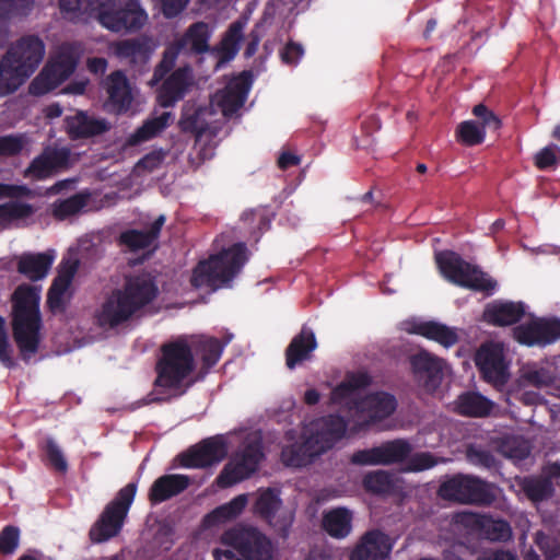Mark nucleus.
<instances>
[{
	"label": "nucleus",
	"mask_w": 560,
	"mask_h": 560,
	"mask_svg": "<svg viewBox=\"0 0 560 560\" xmlns=\"http://www.w3.org/2000/svg\"><path fill=\"white\" fill-rule=\"evenodd\" d=\"M160 294L156 277L150 271H139L125 277L119 288L105 298L97 314V325L115 329L140 318Z\"/></svg>",
	"instance_id": "obj_1"
},
{
	"label": "nucleus",
	"mask_w": 560,
	"mask_h": 560,
	"mask_svg": "<svg viewBox=\"0 0 560 560\" xmlns=\"http://www.w3.org/2000/svg\"><path fill=\"white\" fill-rule=\"evenodd\" d=\"M347 427V421L339 415H328L313 421L308 429V435L302 441L282 447V463L287 467L293 468L312 464L345 436Z\"/></svg>",
	"instance_id": "obj_2"
},
{
	"label": "nucleus",
	"mask_w": 560,
	"mask_h": 560,
	"mask_svg": "<svg viewBox=\"0 0 560 560\" xmlns=\"http://www.w3.org/2000/svg\"><path fill=\"white\" fill-rule=\"evenodd\" d=\"M39 302V289L31 284H20L12 294V335L24 361L39 348L43 326Z\"/></svg>",
	"instance_id": "obj_3"
},
{
	"label": "nucleus",
	"mask_w": 560,
	"mask_h": 560,
	"mask_svg": "<svg viewBox=\"0 0 560 560\" xmlns=\"http://www.w3.org/2000/svg\"><path fill=\"white\" fill-rule=\"evenodd\" d=\"M45 44L36 35H26L10 46L0 60V96L14 93L38 68Z\"/></svg>",
	"instance_id": "obj_4"
},
{
	"label": "nucleus",
	"mask_w": 560,
	"mask_h": 560,
	"mask_svg": "<svg viewBox=\"0 0 560 560\" xmlns=\"http://www.w3.org/2000/svg\"><path fill=\"white\" fill-rule=\"evenodd\" d=\"M161 353L155 368V385L178 390L177 396H182L192 384H184L196 366L192 349L186 338L179 337L162 345Z\"/></svg>",
	"instance_id": "obj_5"
},
{
	"label": "nucleus",
	"mask_w": 560,
	"mask_h": 560,
	"mask_svg": "<svg viewBox=\"0 0 560 560\" xmlns=\"http://www.w3.org/2000/svg\"><path fill=\"white\" fill-rule=\"evenodd\" d=\"M247 259L246 245L235 243L210 256L208 260L200 261L192 271L191 284L195 288H208L213 291L224 287L240 273Z\"/></svg>",
	"instance_id": "obj_6"
},
{
	"label": "nucleus",
	"mask_w": 560,
	"mask_h": 560,
	"mask_svg": "<svg viewBox=\"0 0 560 560\" xmlns=\"http://www.w3.org/2000/svg\"><path fill=\"white\" fill-rule=\"evenodd\" d=\"M220 544L225 548L213 549L214 560H272L270 539L254 526H232L223 532Z\"/></svg>",
	"instance_id": "obj_7"
},
{
	"label": "nucleus",
	"mask_w": 560,
	"mask_h": 560,
	"mask_svg": "<svg viewBox=\"0 0 560 560\" xmlns=\"http://www.w3.org/2000/svg\"><path fill=\"white\" fill-rule=\"evenodd\" d=\"M435 261L441 275L455 285L478 292H492L497 287V282L478 266L453 250L438 253Z\"/></svg>",
	"instance_id": "obj_8"
},
{
	"label": "nucleus",
	"mask_w": 560,
	"mask_h": 560,
	"mask_svg": "<svg viewBox=\"0 0 560 560\" xmlns=\"http://www.w3.org/2000/svg\"><path fill=\"white\" fill-rule=\"evenodd\" d=\"M79 62L77 49L71 44H62L42 71L28 85V93L43 96L57 89L75 71Z\"/></svg>",
	"instance_id": "obj_9"
},
{
	"label": "nucleus",
	"mask_w": 560,
	"mask_h": 560,
	"mask_svg": "<svg viewBox=\"0 0 560 560\" xmlns=\"http://www.w3.org/2000/svg\"><path fill=\"white\" fill-rule=\"evenodd\" d=\"M100 24L115 33L139 32L148 22V13L139 0H109L98 9Z\"/></svg>",
	"instance_id": "obj_10"
},
{
	"label": "nucleus",
	"mask_w": 560,
	"mask_h": 560,
	"mask_svg": "<svg viewBox=\"0 0 560 560\" xmlns=\"http://www.w3.org/2000/svg\"><path fill=\"white\" fill-rule=\"evenodd\" d=\"M137 485L129 482L105 506L98 520L91 527L89 536L93 542H104L117 536L133 502Z\"/></svg>",
	"instance_id": "obj_11"
},
{
	"label": "nucleus",
	"mask_w": 560,
	"mask_h": 560,
	"mask_svg": "<svg viewBox=\"0 0 560 560\" xmlns=\"http://www.w3.org/2000/svg\"><path fill=\"white\" fill-rule=\"evenodd\" d=\"M438 493L444 500L480 505H490L497 498L492 483L460 474L443 481Z\"/></svg>",
	"instance_id": "obj_12"
},
{
	"label": "nucleus",
	"mask_w": 560,
	"mask_h": 560,
	"mask_svg": "<svg viewBox=\"0 0 560 560\" xmlns=\"http://www.w3.org/2000/svg\"><path fill=\"white\" fill-rule=\"evenodd\" d=\"M264 457L265 453L260 441L244 444L231 460L225 464L217 477V485L220 488H229L249 478L258 470Z\"/></svg>",
	"instance_id": "obj_13"
},
{
	"label": "nucleus",
	"mask_w": 560,
	"mask_h": 560,
	"mask_svg": "<svg viewBox=\"0 0 560 560\" xmlns=\"http://www.w3.org/2000/svg\"><path fill=\"white\" fill-rule=\"evenodd\" d=\"M253 513L285 537L294 515L283 509L280 491L275 488L259 489L253 505Z\"/></svg>",
	"instance_id": "obj_14"
},
{
	"label": "nucleus",
	"mask_w": 560,
	"mask_h": 560,
	"mask_svg": "<svg viewBox=\"0 0 560 560\" xmlns=\"http://www.w3.org/2000/svg\"><path fill=\"white\" fill-rule=\"evenodd\" d=\"M453 525L466 529L468 535H475L491 541H506L511 538L512 529L504 520L472 512H459L453 515Z\"/></svg>",
	"instance_id": "obj_15"
},
{
	"label": "nucleus",
	"mask_w": 560,
	"mask_h": 560,
	"mask_svg": "<svg viewBox=\"0 0 560 560\" xmlns=\"http://www.w3.org/2000/svg\"><path fill=\"white\" fill-rule=\"evenodd\" d=\"M71 165V150L68 147L47 145L35 156L24 171V176L45 180Z\"/></svg>",
	"instance_id": "obj_16"
},
{
	"label": "nucleus",
	"mask_w": 560,
	"mask_h": 560,
	"mask_svg": "<svg viewBox=\"0 0 560 560\" xmlns=\"http://www.w3.org/2000/svg\"><path fill=\"white\" fill-rule=\"evenodd\" d=\"M475 363L482 378L495 387L504 386L509 378V364L499 343H485L476 352Z\"/></svg>",
	"instance_id": "obj_17"
},
{
	"label": "nucleus",
	"mask_w": 560,
	"mask_h": 560,
	"mask_svg": "<svg viewBox=\"0 0 560 560\" xmlns=\"http://www.w3.org/2000/svg\"><path fill=\"white\" fill-rule=\"evenodd\" d=\"M513 338L527 347H545L560 339V319L537 317L513 328Z\"/></svg>",
	"instance_id": "obj_18"
},
{
	"label": "nucleus",
	"mask_w": 560,
	"mask_h": 560,
	"mask_svg": "<svg viewBox=\"0 0 560 560\" xmlns=\"http://www.w3.org/2000/svg\"><path fill=\"white\" fill-rule=\"evenodd\" d=\"M353 408L357 411L368 413L369 416L368 420L358 424V428H355V431L358 432L392 416L397 408V400L392 394L376 392L354 400Z\"/></svg>",
	"instance_id": "obj_19"
},
{
	"label": "nucleus",
	"mask_w": 560,
	"mask_h": 560,
	"mask_svg": "<svg viewBox=\"0 0 560 560\" xmlns=\"http://www.w3.org/2000/svg\"><path fill=\"white\" fill-rule=\"evenodd\" d=\"M410 366L415 378L425 392L434 393L444 377V361L428 351H420L410 357Z\"/></svg>",
	"instance_id": "obj_20"
},
{
	"label": "nucleus",
	"mask_w": 560,
	"mask_h": 560,
	"mask_svg": "<svg viewBox=\"0 0 560 560\" xmlns=\"http://www.w3.org/2000/svg\"><path fill=\"white\" fill-rule=\"evenodd\" d=\"M226 455V445L220 438H208L180 455L186 468H206L220 463Z\"/></svg>",
	"instance_id": "obj_21"
},
{
	"label": "nucleus",
	"mask_w": 560,
	"mask_h": 560,
	"mask_svg": "<svg viewBox=\"0 0 560 560\" xmlns=\"http://www.w3.org/2000/svg\"><path fill=\"white\" fill-rule=\"evenodd\" d=\"M192 71L189 66L177 68L160 85L156 101L163 108L175 106L182 101L192 85Z\"/></svg>",
	"instance_id": "obj_22"
},
{
	"label": "nucleus",
	"mask_w": 560,
	"mask_h": 560,
	"mask_svg": "<svg viewBox=\"0 0 560 560\" xmlns=\"http://www.w3.org/2000/svg\"><path fill=\"white\" fill-rule=\"evenodd\" d=\"M250 84V74L244 71L240 75L231 79L222 90L215 93L214 98L223 116L231 117L243 107Z\"/></svg>",
	"instance_id": "obj_23"
},
{
	"label": "nucleus",
	"mask_w": 560,
	"mask_h": 560,
	"mask_svg": "<svg viewBox=\"0 0 560 560\" xmlns=\"http://www.w3.org/2000/svg\"><path fill=\"white\" fill-rule=\"evenodd\" d=\"M66 131L71 140L89 139L101 136L110 129V125L104 118H95L85 112L78 110L65 119Z\"/></svg>",
	"instance_id": "obj_24"
},
{
	"label": "nucleus",
	"mask_w": 560,
	"mask_h": 560,
	"mask_svg": "<svg viewBox=\"0 0 560 560\" xmlns=\"http://www.w3.org/2000/svg\"><path fill=\"white\" fill-rule=\"evenodd\" d=\"M392 550V544L386 534L381 530H370L361 538L350 556V560H385Z\"/></svg>",
	"instance_id": "obj_25"
},
{
	"label": "nucleus",
	"mask_w": 560,
	"mask_h": 560,
	"mask_svg": "<svg viewBox=\"0 0 560 560\" xmlns=\"http://www.w3.org/2000/svg\"><path fill=\"white\" fill-rule=\"evenodd\" d=\"M166 221L164 214L159 215L148 230L129 229L122 231L118 236V244L128 248L131 253H137L152 246L160 237L161 230Z\"/></svg>",
	"instance_id": "obj_26"
},
{
	"label": "nucleus",
	"mask_w": 560,
	"mask_h": 560,
	"mask_svg": "<svg viewBox=\"0 0 560 560\" xmlns=\"http://www.w3.org/2000/svg\"><path fill=\"white\" fill-rule=\"evenodd\" d=\"M525 313L526 306L523 302L495 301L487 305L483 318L493 326L504 327L518 323Z\"/></svg>",
	"instance_id": "obj_27"
},
{
	"label": "nucleus",
	"mask_w": 560,
	"mask_h": 560,
	"mask_svg": "<svg viewBox=\"0 0 560 560\" xmlns=\"http://www.w3.org/2000/svg\"><path fill=\"white\" fill-rule=\"evenodd\" d=\"M190 485V478L186 475L167 474L159 477L149 490V501L152 504L165 502L184 492Z\"/></svg>",
	"instance_id": "obj_28"
},
{
	"label": "nucleus",
	"mask_w": 560,
	"mask_h": 560,
	"mask_svg": "<svg viewBox=\"0 0 560 560\" xmlns=\"http://www.w3.org/2000/svg\"><path fill=\"white\" fill-rule=\"evenodd\" d=\"M406 331L422 336L429 340H433L445 348L455 346L459 338L455 328H451L444 324L429 320L420 323H406Z\"/></svg>",
	"instance_id": "obj_29"
},
{
	"label": "nucleus",
	"mask_w": 560,
	"mask_h": 560,
	"mask_svg": "<svg viewBox=\"0 0 560 560\" xmlns=\"http://www.w3.org/2000/svg\"><path fill=\"white\" fill-rule=\"evenodd\" d=\"M108 103L117 114L126 113L132 103L131 89L127 77L120 70L112 72L105 82Z\"/></svg>",
	"instance_id": "obj_30"
},
{
	"label": "nucleus",
	"mask_w": 560,
	"mask_h": 560,
	"mask_svg": "<svg viewBox=\"0 0 560 560\" xmlns=\"http://www.w3.org/2000/svg\"><path fill=\"white\" fill-rule=\"evenodd\" d=\"M316 348L317 341L313 330L303 326L285 349L287 366L293 370L298 364L308 360Z\"/></svg>",
	"instance_id": "obj_31"
},
{
	"label": "nucleus",
	"mask_w": 560,
	"mask_h": 560,
	"mask_svg": "<svg viewBox=\"0 0 560 560\" xmlns=\"http://www.w3.org/2000/svg\"><path fill=\"white\" fill-rule=\"evenodd\" d=\"M54 258L49 253H23L16 258V270L28 280L38 281L46 277Z\"/></svg>",
	"instance_id": "obj_32"
},
{
	"label": "nucleus",
	"mask_w": 560,
	"mask_h": 560,
	"mask_svg": "<svg viewBox=\"0 0 560 560\" xmlns=\"http://www.w3.org/2000/svg\"><path fill=\"white\" fill-rule=\"evenodd\" d=\"M210 37L211 28L209 24L199 21L190 24L176 43L183 50H187L191 55H202L210 50Z\"/></svg>",
	"instance_id": "obj_33"
},
{
	"label": "nucleus",
	"mask_w": 560,
	"mask_h": 560,
	"mask_svg": "<svg viewBox=\"0 0 560 560\" xmlns=\"http://www.w3.org/2000/svg\"><path fill=\"white\" fill-rule=\"evenodd\" d=\"M352 511L346 506H338L323 513L322 527L330 537L343 539L352 530Z\"/></svg>",
	"instance_id": "obj_34"
},
{
	"label": "nucleus",
	"mask_w": 560,
	"mask_h": 560,
	"mask_svg": "<svg viewBox=\"0 0 560 560\" xmlns=\"http://www.w3.org/2000/svg\"><path fill=\"white\" fill-rule=\"evenodd\" d=\"M372 384V377L366 372L347 373L345 380L339 383L330 393L332 404H343L352 399L358 392L368 388Z\"/></svg>",
	"instance_id": "obj_35"
},
{
	"label": "nucleus",
	"mask_w": 560,
	"mask_h": 560,
	"mask_svg": "<svg viewBox=\"0 0 560 560\" xmlns=\"http://www.w3.org/2000/svg\"><path fill=\"white\" fill-rule=\"evenodd\" d=\"M230 340L231 337H229L225 342H222L215 337L200 336L192 341L190 347L200 357L202 366L205 369H211L219 362L223 349Z\"/></svg>",
	"instance_id": "obj_36"
},
{
	"label": "nucleus",
	"mask_w": 560,
	"mask_h": 560,
	"mask_svg": "<svg viewBox=\"0 0 560 560\" xmlns=\"http://www.w3.org/2000/svg\"><path fill=\"white\" fill-rule=\"evenodd\" d=\"M172 113L164 112L160 116L148 118L131 133L127 140L129 145H138L163 132L171 124Z\"/></svg>",
	"instance_id": "obj_37"
},
{
	"label": "nucleus",
	"mask_w": 560,
	"mask_h": 560,
	"mask_svg": "<svg viewBox=\"0 0 560 560\" xmlns=\"http://www.w3.org/2000/svg\"><path fill=\"white\" fill-rule=\"evenodd\" d=\"M247 494H238L228 503L217 506L203 517L206 526H215L240 516L247 505Z\"/></svg>",
	"instance_id": "obj_38"
},
{
	"label": "nucleus",
	"mask_w": 560,
	"mask_h": 560,
	"mask_svg": "<svg viewBox=\"0 0 560 560\" xmlns=\"http://www.w3.org/2000/svg\"><path fill=\"white\" fill-rule=\"evenodd\" d=\"M493 404L479 393L467 392L455 401L457 413L467 417H486L492 410Z\"/></svg>",
	"instance_id": "obj_39"
},
{
	"label": "nucleus",
	"mask_w": 560,
	"mask_h": 560,
	"mask_svg": "<svg viewBox=\"0 0 560 560\" xmlns=\"http://www.w3.org/2000/svg\"><path fill=\"white\" fill-rule=\"evenodd\" d=\"M115 55L120 59H128L130 63H144L150 56L147 43L139 38H129L117 42Z\"/></svg>",
	"instance_id": "obj_40"
},
{
	"label": "nucleus",
	"mask_w": 560,
	"mask_h": 560,
	"mask_svg": "<svg viewBox=\"0 0 560 560\" xmlns=\"http://www.w3.org/2000/svg\"><path fill=\"white\" fill-rule=\"evenodd\" d=\"M35 208L27 202L11 200L0 205V231L10 226L15 221L31 218Z\"/></svg>",
	"instance_id": "obj_41"
},
{
	"label": "nucleus",
	"mask_w": 560,
	"mask_h": 560,
	"mask_svg": "<svg viewBox=\"0 0 560 560\" xmlns=\"http://www.w3.org/2000/svg\"><path fill=\"white\" fill-rule=\"evenodd\" d=\"M381 465H390L406 460L412 451L410 443L402 439L393 440L378 446Z\"/></svg>",
	"instance_id": "obj_42"
},
{
	"label": "nucleus",
	"mask_w": 560,
	"mask_h": 560,
	"mask_svg": "<svg viewBox=\"0 0 560 560\" xmlns=\"http://www.w3.org/2000/svg\"><path fill=\"white\" fill-rule=\"evenodd\" d=\"M362 486L366 492L373 494H389L395 488L393 475L385 470L368 472L363 477Z\"/></svg>",
	"instance_id": "obj_43"
},
{
	"label": "nucleus",
	"mask_w": 560,
	"mask_h": 560,
	"mask_svg": "<svg viewBox=\"0 0 560 560\" xmlns=\"http://www.w3.org/2000/svg\"><path fill=\"white\" fill-rule=\"evenodd\" d=\"M498 452L506 458L523 460L529 456L530 445L522 436L510 435L500 441Z\"/></svg>",
	"instance_id": "obj_44"
},
{
	"label": "nucleus",
	"mask_w": 560,
	"mask_h": 560,
	"mask_svg": "<svg viewBox=\"0 0 560 560\" xmlns=\"http://www.w3.org/2000/svg\"><path fill=\"white\" fill-rule=\"evenodd\" d=\"M522 490L533 502L544 501L553 493L551 481L542 478H525L522 482Z\"/></svg>",
	"instance_id": "obj_45"
},
{
	"label": "nucleus",
	"mask_w": 560,
	"mask_h": 560,
	"mask_svg": "<svg viewBox=\"0 0 560 560\" xmlns=\"http://www.w3.org/2000/svg\"><path fill=\"white\" fill-rule=\"evenodd\" d=\"M86 205V196L75 194L67 199L57 200L52 205V215L57 220H65L80 212Z\"/></svg>",
	"instance_id": "obj_46"
},
{
	"label": "nucleus",
	"mask_w": 560,
	"mask_h": 560,
	"mask_svg": "<svg viewBox=\"0 0 560 560\" xmlns=\"http://www.w3.org/2000/svg\"><path fill=\"white\" fill-rule=\"evenodd\" d=\"M456 135L463 144L472 147L483 142L486 131L477 121L466 120L458 125Z\"/></svg>",
	"instance_id": "obj_47"
},
{
	"label": "nucleus",
	"mask_w": 560,
	"mask_h": 560,
	"mask_svg": "<svg viewBox=\"0 0 560 560\" xmlns=\"http://www.w3.org/2000/svg\"><path fill=\"white\" fill-rule=\"evenodd\" d=\"M40 450L44 452L48 464L59 472L68 470V463L59 445L52 438H46L40 444Z\"/></svg>",
	"instance_id": "obj_48"
},
{
	"label": "nucleus",
	"mask_w": 560,
	"mask_h": 560,
	"mask_svg": "<svg viewBox=\"0 0 560 560\" xmlns=\"http://www.w3.org/2000/svg\"><path fill=\"white\" fill-rule=\"evenodd\" d=\"M534 165L540 170H551L560 165V147L550 143L540 149L534 156Z\"/></svg>",
	"instance_id": "obj_49"
},
{
	"label": "nucleus",
	"mask_w": 560,
	"mask_h": 560,
	"mask_svg": "<svg viewBox=\"0 0 560 560\" xmlns=\"http://www.w3.org/2000/svg\"><path fill=\"white\" fill-rule=\"evenodd\" d=\"M467 459L470 464L486 469H497L498 460L493 453L482 446L470 445L466 453Z\"/></svg>",
	"instance_id": "obj_50"
},
{
	"label": "nucleus",
	"mask_w": 560,
	"mask_h": 560,
	"mask_svg": "<svg viewBox=\"0 0 560 560\" xmlns=\"http://www.w3.org/2000/svg\"><path fill=\"white\" fill-rule=\"evenodd\" d=\"M180 51L183 49L176 42L164 50L162 60L154 69L153 79L155 81L162 80L174 68Z\"/></svg>",
	"instance_id": "obj_51"
},
{
	"label": "nucleus",
	"mask_w": 560,
	"mask_h": 560,
	"mask_svg": "<svg viewBox=\"0 0 560 560\" xmlns=\"http://www.w3.org/2000/svg\"><path fill=\"white\" fill-rule=\"evenodd\" d=\"M78 264L77 262H66L62 264L61 269L59 270L57 277L54 279L49 290L55 291L61 294H65L69 287L72 283V280L77 273Z\"/></svg>",
	"instance_id": "obj_52"
},
{
	"label": "nucleus",
	"mask_w": 560,
	"mask_h": 560,
	"mask_svg": "<svg viewBox=\"0 0 560 560\" xmlns=\"http://www.w3.org/2000/svg\"><path fill=\"white\" fill-rule=\"evenodd\" d=\"M534 540L546 560H556L560 557V542L557 538L547 535L542 530H538L535 534Z\"/></svg>",
	"instance_id": "obj_53"
},
{
	"label": "nucleus",
	"mask_w": 560,
	"mask_h": 560,
	"mask_svg": "<svg viewBox=\"0 0 560 560\" xmlns=\"http://www.w3.org/2000/svg\"><path fill=\"white\" fill-rule=\"evenodd\" d=\"M25 147L23 135H7L0 137V158L19 155Z\"/></svg>",
	"instance_id": "obj_54"
},
{
	"label": "nucleus",
	"mask_w": 560,
	"mask_h": 560,
	"mask_svg": "<svg viewBox=\"0 0 560 560\" xmlns=\"http://www.w3.org/2000/svg\"><path fill=\"white\" fill-rule=\"evenodd\" d=\"M20 541V529L13 525H7L0 532V553H13Z\"/></svg>",
	"instance_id": "obj_55"
},
{
	"label": "nucleus",
	"mask_w": 560,
	"mask_h": 560,
	"mask_svg": "<svg viewBox=\"0 0 560 560\" xmlns=\"http://www.w3.org/2000/svg\"><path fill=\"white\" fill-rule=\"evenodd\" d=\"M472 114L479 119L477 121L483 130L497 131L501 128V120L486 105L478 104L474 107Z\"/></svg>",
	"instance_id": "obj_56"
},
{
	"label": "nucleus",
	"mask_w": 560,
	"mask_h": 560,
	"mask_svg": "<svg viewBox=\"0 0 560 560\" xmlns=\"http://www.w3.org/2000/svg\"><path fill=\"white\" fill-rule=\"evenodd\" d=\"M34 0H0V11L8 15H27L32 10Z\"/></svg>",
	"instance_id": "obj_57"
},
{
	"label": "nucleus",
	"mask_w": 560,
	"mask_h": 560,
	"mask_svg": "<svg viewBox=\"0 0 560 560\" xmlns=\"http://www.w3.org/2000/svg\"><path fill=\"white\" fill-rule=\"evenodd\" d=\"M438 462L430 452H419L410 456L408 466L411 471H422L434 467Z\"/></svg>",
	"instance_id": "obj_58"
},
{
	"label": "nucleus",
	"mask_w": 560,
	"mask_h": 560,
	"mask_svg": "<svg viewBox=\"0 0 560 560\" xmlns=\"http://www.w3.org/2000/svg\"><path fill=\"white\" fill-rule=\"evenodd\" d=\"M350 462L353 465H381L378 446L359 450L351 455Z\"/></svg>",
	"instance_id": "obj_59"
},
{
	"label": "nucleus",
	"mask_w": 560,
	"mask_h": 560,
	"mask_svg": "<svg viewBox=\"0 0 560 560\" xmlns=\"http://www.w3.org/2000/svg\"><path fill=\"white\" fill-rule=\"evenodd\" d=\"M0 362L8 369L15 365L14 360L11 357V348L9 343V337L5 329V320L0 315Z\"/></svg>",
	"instance_id": "obj_60"
},
{
	"label": "nucleus",
	"mask_w": 560,
	"mask_h": 560,
	"mask_svg": "<svg viewBox=\"0 0 560 560\" xmlns=\"http://www.w3.org/2000/svg\"><path fill=\"white\" fill-rule=\"evenodd\" d=\"M63 14L77 15L90 11L94 5L91 0H58Z\"/></svg>",
	"instance_id": "obj_61"
},
{
	"label": "nucleus",
	"mask_w": 560,
	"mask_h": 560,
	"mask_svg": "<svg viewBox=\"0 0 560 560\" xmlns=\"http://www.w3.org/2000/svg\"><path fill=\"white\" fill-rule=\"evenodd\" d=\"M304 55V49L301 44L289 40L283 49L280 51V57L283 63L295 66Z\"/></svg>",
	"instance_id": "obj_62"
},
{
	"label": "nucleus",
	"mask_w": 560,
	"mask_h": 560,
	"mask_svg": "<svg viewBox=\"0 0 560 560\" xmlns=\"http://www.w3.org/2000/svg\"><path fill=\"white\" fill-rule=\"evenodd\" d=\"M165 155L166 152L163 149L153 150L139 160V162L137 163V167L148 172H152L162 164V162L165 159Z\"/></svg>",
	"instance_id": "obj_63"
},
{
	"label": "nucleus",
	"mask_w": 560,
	"mask_h": 560,
	"mask_svg": "<svg viewBox=\"0 0 560 560\" xmlns=\"http://www.w3.org/2000/svg\"><path fill=\"white\" fill-rule=\"evenodd\" d=\"M32 190L26 185H14L0 183V200L2 199H19L30 197Z\"/></svg>",
	"instance_id": "obj_64"
}]
</instances>
